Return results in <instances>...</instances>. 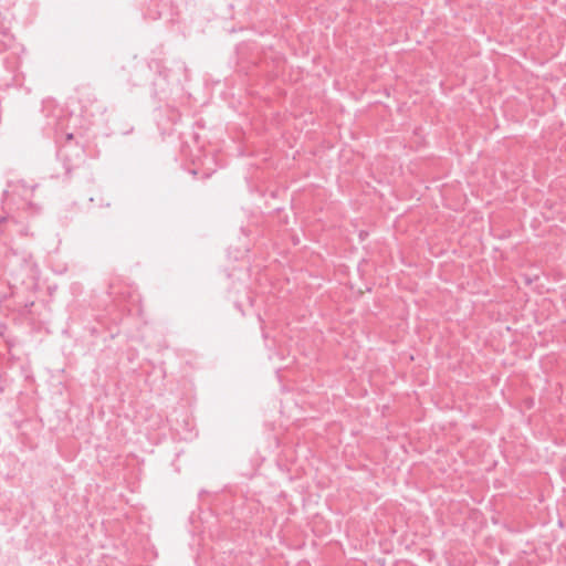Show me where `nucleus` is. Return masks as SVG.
<instances>
[{"mask_svg": "<svg viewBox=\"0 0 566 566\" xmlns=\"http://www.w3.org/2000/svg\"><path fill=\"white\" fill-rule=\"evenodd\" d=\"M73 138V135L72 134H69L67 135V139H72Z\"/></svg>", "mask_w": 566, "mask_h": 566, "instance_id": "obj_1", "label": "nucleus"}]
</instances>
